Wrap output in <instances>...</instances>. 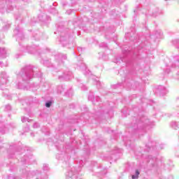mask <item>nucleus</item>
I'll return each instance as SVG.
<instances>
[{"label":"nucleus","instance_id":"nucleus-1","mask_svg":"<svg viewBox=\"0 0 179 179\" xmlns=\"http://www.w3.org/2000/svg\"><path fill=\"white\" fill-rule=\"evenodd\" d=\"M139 177V171L136 170V176L135 175H133L132 176V178L133 179H138Z\"/></svg>","mask_w":179,"mask_h":179},{"label":"nucleus","instance_id":"nucleus-2","mask_svg":"<svg viewBox=\"0 0 179 179\" xmlns=\"http://www.w3.org/2000/svg\"><path fill=\"white\" fill-rule=\"evenodd\" d=\"M46 107L50 108L51 107V102H48L45 103Z\"/></svg>","mask_w":179,"mask_h":179}]
</instances>
